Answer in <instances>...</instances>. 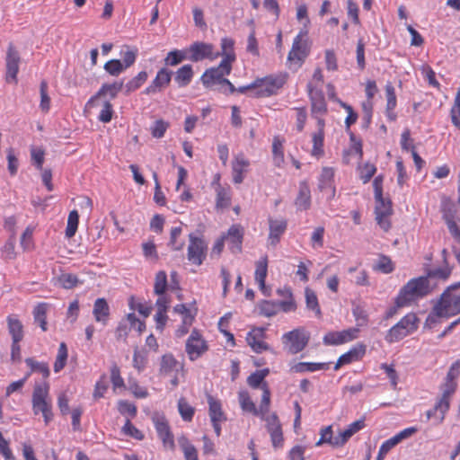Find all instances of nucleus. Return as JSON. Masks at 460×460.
I'll use <instances>...</instances> for the list:
<instances>
[{"mask_svg":"<svg viewBox=\"0 0 460 460\" xmlns=\"http://www.w3.org/2000/svg\"><path fill=\"white\" fill-rule=\"evenodd\" d=\"M186 59H188L187 49H173L168 52L164 61L166 66H175Z\"/></svg>","mask_w":460,"mask_h":460,"instance_id":"nucleus-39","label":"nucleus"},{"mask_svg":"<svg viewBox=\"0 0 460 460\" xmlns=\"http://www.w3.org/2000/svg\"><path fill=\"white\" fill-rule=\"evenodd\" d=\"M146 72L141 71L138 73L137 76H135L126 84L127 92H131L137 89L146 80Z\"/></svg>","mask_w":460,"mask_h":460,"instance_id":"nucleus-62","label":"nucleus"},{"mask_svg":"<svg viewBox=\"0 0 460 460\" xmlns=\"http://www.w3.org/2000/svg\"><path fill=\"white\" fill-rule=\"evenodd\" d=\"M450 401L451 399L440 394L434 407L426 412L427 420H429L434 417L438 420V423H442L446 413L450 408Z\"/></svg>","mask_w":460,"mask_h":460,"instance_id":"nucleus-20","label":"nucleus"},{"mask_svg":"<svg viewBox=\"0 0 460 460\" xmlns=\"http://www.w3.org/2000/svg\"><path fill=\"white\" fill-rule=\"evenodd\" d=\"M187 49L188 60L192 62H199L204 59L214 60L220 56V53L215 51V48L212 44L195 41Z\"/></svg>","mask_w":460,"mask_h":460,"instance_id":"nucleus-7","label":"nucleus"},{"mask_svg":"<svg viewBox=\"0 0 460 460\" xmlns=\"http://www.w3.org/2000/svg\"><path fill=\"white\" fill-rule=\"evenodd\" d=\"M287 220L284 218H269V241L270 244L275 245L279 242L280 236L287 229Z\"/></svg>","mask_w":460,"mask_h":460,"instance_id":"nucleus-22","label":"nucleus"},{"mask_svg":"<svg viewBox=\"0 0 460 460\" xmlns=\"http://www.w3.org/2000/svg\"><path fill=\"white\" fill-rule=\"evenodd\" d=\"M177 365L176 359L171 354H166L162 357L161 371L168 373L172 371Z\"/></svg>","mask_w":460,"mask_h":460,"instance_id":"nucleus-64","label":"nucleus"},{"mask_svg":"<svg viewBox=\"0 0 460 460\" xmlns=\"http://www.w3.org/2000/svg\"><path fill=\"white\" fill-rule=\"evenodd\" d=\"M307 88L312 102V112L320 114L324 113L326 111V104L321 92L314 89L311 84H308Z\"/></svg>","mask_w":460,"mask_h":460,"instance_id":"nucleus-28","label":"nucleus"},{"mask_svg":"<svg viewBox=\"0 0 460 460\" xmlns=\"http://www.w3.org/2000/svg\"><path fill=\"white\" fill-rule=\"evenodd\" d=\"M306 31H301L294 39L291 50L288 53V59L295 62L298 66L305 59L308 55L306 44L303 41V38L306 35Z\"/></svg>","mask_w":460,"mask_h":460,"instance_id":"nucleus-15","label":"nucleus"},{"mask_svg":"<svg viewBox=\"0 0 460 460\" xmlns=\"http://www.w3.org/2000/svg\"><path fill=\"white\" fill-rule=\"evenodd\" d=\"M284 84V79L278 76H266L253 82L256 88V96L266 97L277 93Z\"/></svg>","mask_w":460,"mask_h":460,"instance_id":"nucleus-11","label":"nucleus"},{"mask_svg":"<svg viewBox=\"0 0 460 460\" xmlns=\"http://www.w3.org/2000/svg\"><path fill=\"white\" fill-rule=\"evenodd\" d=\"M366 348L364 345H359L358 347H355L349 350L347 353L341 355L337 363L334 366V369H339L341 366L349 364L354 360L358 359L365 354Z\"/></svg>","mask_w":460,"mask_h":460,"instance_id":"nucleus-29","label":"nucleus"},{"mask_svg":"<svg viewBox=\"0 0 460 460\" xmlns=\"http://www.w3.org/2000/svg\"><path fill=\"white\" fill-rule=\"evenodd\" d=\"M167 287V276L163 270L157 272L154 286V291L156 295H163Z\"/></svg>","mask_w":460,"mask_h":460,"instance_id":"nucleus-54","label":"nucleus"},{"mask_svg":"<svg viewBox=\"0 0 460 460\" xmlns=\"http://www.w3.org/2000/svg\"><path fill=\"white\" fill-rule=\"evenodd\" d=\"M172 72L166 68H162L157 72V75L151 85L146 89V93H154L161 91L167 86L171 81Z\"/></svg>","mask_w":460,"mask_h":460,"instance_id":"nucleus-25","label":"nucleus"},{"mask_svg":"<svg viewBox=\"0 0 460 460\" xmlns=\"http://www.w3.org/2000/svg\"><path fill=\"white\" fill-rule=\"evenodd\" d=\"M101 105L102 110L98 117L99 120L104 123L110 122L113 114L111 103L109 101L104 100L102 102Z\"/></svg>","mask_w":460,"mask_h":460,"instance_id":"nucleus-56","label":"nucleus"},{"mask_svg":"<svg viewBox=\"0 0 460 460\" xmlns=\"http://www.w3.org/2000/svg\"><path fill=\"white\" fill-rule=\"evenodd\" d=\"M336 441V437L332 436V426L325 427L321 429V438L316 442L315 446L319 447L322 444L327 443L331 446L334 447V442Z\"/></svg>","mask_w":460,"mask_h":460,"instance_id":"nucleus-57","label":"nucleus"},{"mask_svg":"<svg viewBox=\"0 0 460 460\" xmlns=\"http://www.w3.org/2000/svg\"><path fill=\"white\" fill-rule=\"evenodd\" d=\"M250 165V163L245 159L243 154L235 155L234 160L232 163L233 172L243 173L246 172V168Z\"/></svg>","mask_w":460,"mask_h":460,"instance_id":"nucleus-55","label":"nucleus"},{"mask_svg":"<svg viewBox=\"0 0 460 460\" xmlns=\"http://www.w3.org/2000/svg\"><path fill=\"white\" fill-rule=\"evenodd\" d=\"M263 334H264V329H262V328L253 329L252 332H250L247 334V337H246L247 343L251 346L252 350L256 353H261L264 350L270 349V346L266 342H264L263 341L261 340L262 338Z\"/></svg>","mask_w":460,"mask_h":460,"instance_id":"nucleus-24","label":"nucleus"},{"mask_svg":"<svg viewBox=\"0 0 460 460\" xmlns=\"http://www.w3.org/2000/svg\"><path fill=\"white\" fill-rule=\"evenodd\" d=\"M417 432V429L414 427L404 429L403 430L400 431L391 438L385 441L380 448L379 452L376 456V460H384L386 454L396 445H398L400 442H402L403 439H406L415 434Z\"/></svg>","mask_w":460,"mask_h":460,"instance_id":"nucleus-17","label":"nucleus"},{"mask_svg":"<svg viewBox=\"0 0 460 460\" xmlns=\"http://www.w3.org/2000/svg\"><path fill=\"white\" fill-rule=\"evenodd\" d=\"M328 365L326 363H309V362H299L296 364L292 369L296 373L303 372H314L321 369L327 368Z\"/></svg>","mask_w":460,"mask_h":460,"instance_id":"nucleus-43","label":"nucleus"},{"mask_svg":"<svg viewBox=\"0 0 460 460\" xmlns=\"http://www.w3.org/2000/svg\"><path fill=\"white\" fill-rule=\"evenodd\" d=\"M208 402L209 405V417L211 422L225 421L226 417L222 411L220 402L215 400L212 396H208Z\"/></svg>","mask_w":460,"mask_h":460,"instance_id":"nucleus-35","label":"nucleus"},{"mask_svg":"<svg viewBox=\"0 0 460 460\" xmlns=\"http://www.w3.org/2000/svg\"><path fill=\"white\" fill-rule=\"evenodd\" d=\"M453 267L447 261H442L438 265H429L425 268L426 274L423 278H427L428 282L434 283V280L446 281L452 273Z\"/></svg>","mask_w":460,"mask_h":460,"instance_id":"nucleus-16","label":"nucleus"},{"mask_svg":"<svg viewBox=\"0 0 460 460\" xmlns=\"http://www.w3.org/2000/svg\"><path fill=\"white\" fill-rule=\"evenodd\" d=\"M232 69V64L229 59H222L217 67L207 69L201 76L202 84L214 90H219L224 93H233L235 92L234 85L225 78Z\"/></svg>","mask_w":460,"mask_h":460,"instance_id":"nucleus-3","label":"nucleus"},{"mask_svg":"<svg viewBox=\"0 0 460 460\" xmlns=\"http://www.w3.org/2000/svg\"><path fill=\"white\" fill-rule=\"evenodd\" d=\"M234 41L230 38H223L221 40V49L220 56L223 59H229V64H232L235 60V55L234 53Z\"/></svg>","mask_w":460,"mask_h":460,"instance_id":"nucleus-42","label":"nucleus"},{"mask_svg":"<svg viewBox=\"0 0 460 460\" xmlns=\"http://www.w3.org/2000/svg\"><path fill=\"white\" fill-rule=\"evenodd\" d=\"M375 199L376 220L382 229L388 231L391 226L389 217L393 213L392 202L389 199H385L383 194L375 196Z\"/></svg>","mask_w":460,"mask_h":460,"instance_id":"nucleus-9","label":"nucleus"},{"mask_svg":"<svg viewBox=\"0 0 460 460\" xmlns=\"http://www.w3.org/2000/svg\"><path fill=\"white\" fill-rule=\"evenodd\" d=\"M31 161L38 170H42L45 152L41 147H31Z\"/></svg>","mask_w":460,"mask_h":460,"instance_id":"nucleus-60","label":"nucleus"},{"mask_svg":"<svg viewBox=\"0 0 460 460\" xmlns=\"http://www.w3.org/2000/svg\"><path fill=\"white\" fill-rule=\"evenodd\" d=\"M295 205L298 210H307L311 205V192L305 182H302Z\"/></svg>","mask_w":460,"mask_h":460,"instance_id":"nucleus-30","label":"nucleus"},{"mask_svg":"<svg viewBox=\"0 0 460 460\" xmlns=\"http://www.w3.org/2000/svg\"><path fill=\"white\" fill-rule=\"evenodd\" d=\"M365 427L364 419L358 420L348 426L342 431H340L336 436V441L334 442L335 447L344 446L347 441L358 431L361 430Z\"/></svg>","mask_w":460,"mask_h":460,"instance_id":"nucleus-23","label":"nucleus"},{"mask_svg":"<svg viewBox=\"0 0 460 460\" xmlns=\"http://www.w3.org/2000/svg\"><path fill=\"white\" fill-rule=\"evenodd\" d=\"M67 359V348L65 342H61L59 344L58 356L56 358V361L54 363V371L56 373L59 372L66 366Z\"/></svg>","mask_w":460,"mask_h":460,"instance_id":"nucleus-46","label":"nucleus"},{"mask_svg":"<svg viewBox=\"0 0 460 460\" xmlns=\"http://www.w3.org/2000/svg\"><path fill=\"white\" fill-rule=\"evenodd\" d=\"M239 402H240L241 408L243 411L251 412L255 416L261 417V406L259 407V409H257L255 407V404L251 400V397H250L248 392L241 391L239 393Z\"/></svg>","mask_w":460,"mask_h":460,"instance_id":"nucleus-37","label":"nucleus"},{"mask_svg":"<svg viewBox=\"0 0 460 460\" xmlns=\"http://www.w3.org/2000/svg\"><path fill=\"white\" fill-rule=\"evenodd\" d=\"M208 350L206 341L197 330H193L186 341V352L190 360H195Z\"/></svg>","mask_w":460,"mask_h":460,"instance_id":"nucleus-14","label":"nucleus"},{"mask_svg":"<svg viewBox=\"0 0 460 460\" xmlns=\"http://www.w3.org/2000/svg\"><path fill=\"white\" fill-rule=\"evenodd\" d=\"M169 127V123L163 120H156L154 125L151 127V134L155 138H161L164 136L166 129Z\"/></svg>","mask_w":460,"mask_h":460,"instance_id":"nucleus-61","label":"nucleus"},{"mask_svg":"<svg viewBox=\"0 0 460 460\" xmlns=\"http://www.w3.org/2000/svg\"><path fill=\"white\" fill-rule=\"evenodd\" d=\"M438 317H450L460 314V281L447 288L433 308Z\"/></svg>","mask_w":460,"mask_h":460,"instance_id":"nucleus-4","label":"nucleus"},{"mask_svg":"<svg viewBox=\"0 0 460 460\" xmlns=\"http://www.w3.org/2000/svg\"><path fill=\"white\" fill-rule=\"evenodd\" d=\"M49 305L47 303H39L33 309L34 322L39 323L43 332L47 331V312Z\"/></svg>","mask_w":460,"mask_h":460,"instance_id":"nucleus-34","label":"nucleus"},{"mask_svg":"<svg viewBox=\"0 0 460 460\" xmlns=\"http://www.w3.org/2000/svg\"><path fill=\"white\" fill-rule=\"evenodd\" d=\"M25 363L31 368V372H39L42 375L43 378L46 379L49 376V367L47 363L35 361L31 358L25 359Z\"/></svg>","mask_w":460,"mask_h":460,"instance_id":"nucleus-44","label":"nucleus"},{"mask_svg":"<svg viewBox=\"0 0 460 460\" xmlns=\"http://www.w3.org/2000/svg\"><path fill=\"white\" fill-rule=\"evenodd\" d=\"M21 56L13 43H9L5 55V80L7 83L17 84V75Z\"/></svg>","mask_w":460,"mask_h":460,"instance_id":"nucleus-8","label":"nucleus"},{"mask_svg":"<svg viewBox=\"0 0 460 460\" xmlns=\"http://www.w3.org/2000/svg\"><path fill=\"white\" fill-rule=\"evenodd\" d=\"M49 390V385L46 381L35 385L32 394V407L35 414L51 410V404L48 402Z\"/></svg>","mask_w":460,"mask_h":460,"instance_id":"nucleus-10","label":"nucleus"},{"mask_svg":"<svg viewBox=\"0 0 460 460\" xmlns=\"http://www.w3.org/2000/svg\"><path fill=\"white\" fill-rule=\"evenodd\" d=\"M417 323V316L414 314H408L389 330L385 340L393 343L403 339L418 328Z\"/></svg>","mask_w":460,"mask_h":460,"instance_id":"nucleus-5","label":"nucleus"},{"mask_svg":"<svg viewBox=\"0 0 460 460\" xmlns=\"http://www.w3.org/2000/svg\"><path fill=\"white\" fill-rule=\"evenodd\" d=\"M79 215L76 210H72L67 218V226L66 229V235L67 237H72L75 235L77 226H78Z\"/></svg>","mask_w":460,"mask_h":460,"instance_id":"nucleus-52","label":"nucleus"},{"mask_svg":"<svg viewBox=\"0 0 460 460\" xmlns=\"http://www.w3.org/2000/svg\"><path fill=\"white\" fill-rule=\"evenodd\" d=\"M40 108L41 111L48 112L50 108V97L48 93V84L46 81H41L40 85Z\"/></svg>","mask_w":460,"mask_h":460,"instance_id":"nucleus-50","label":"nucleus"},{"mask_svg":"<svg viewBox=\"0 0 460 460\" xmlns=\"http://www.w3.org/2000/svg\"><path fill=\"white\" fill-rule=\"evenodd\" d=\"M8 331L12 336V341H21L23 339V325L22 322L12 315L7 317Z\"/></svg>","mask_w":460,"mask_h":460,"instance_id":"nucleus-32","label":"nucleus"},{"mask_svg":"<svg viewBox=\"0 0 460 460\" xmlns=\"http://www.w3.org/2000/svg\"><path fill=\"white\" fill-rule=\"evenodd\" d=\"M420 70H421V73L424 75V77L428 80L429 84L431 86H433L437 89H439L440 84L436 80L434 70L428 65H423L421 66Z\"/></svg>","mask_w":460,"mask_h":460,"instance_id":"nucleus-63","label":"nucleus"},{"mask_svg":"<svg viewBox=\"0 0 460 460\" xmlns=\"http://www.w3.org/2000/svg\"><path fill=\"white\" fill-rule=\"evenodd\" d=\"M460 375V360H456L449 367L444 382L440 385L441 394L451 399L457 388V381Z\"/></svg>","mask_w":460,"mask_h":460,"instance_id":"nucleus-12","label":"nucleus"},{"mask_svg":"<svg viewBox=\"0 0 460 460\" xmlns=\"http://www.w3.org/2000/svg\"><path fill=\"white\" fill-rule=\"evenodd\" d=\"M131 329L127 318L119 323L115 330V336L118 341H123L126 342L127 337L128 335L129 330Z\"/></svg>","mask_w":460,"mask_h":460,"instance_id":"nucleus-58","label":"nucleus"},{"mask_svg":"<svg viewBox=\"0 0 460 460\" xmlns=\"http://www.w3.org/2000/svg\"><path fill=\"white\" fill-rule=\"evenodd\" d=\"M272 153L276 165L280 166L284 163L283 142L278 137L273 139Z\"/></svg>","mask_w":460,"mask_h":460,"instance_id":"nucleus-48","label":"nucleus"},{"mask_svg":"<svg viewBox=\"0 0 460 460\" xmlns=\"http://www.w3.org/2000/svg\"><path fill=\"white\" fill-rule=\"evenodd\" d=\"M305 296L307 309L314 311L317 317H321L322 312L315 292L310 288H305Z\"/></svg>","mask_w":460,"mask_h":460,"instance_id":"nucleus-38","label":"nucleus"},{"mask_svg":"<svg viewBox=\"0 0 460 460\" xmlns=\"http://www.w3.org/2000/svg\"><path fill=\"white\" fill-rule=\"evenodd\" d=\"M52 282L55 286L61 287L65 289H71L82 281H80L79 279L72 273L61 271L59 275L53 277Z\"/></svg>","mask_w":460,"mask_h":460,"instance_id":"nucleus-27","label":"nucleus"},{"mask_svg":"<svg viewBox=\"0 0 460 460\" xmlns=\"http://www.w3.org/2000/svg\"><path fill=\"white\" fill-rule=\"evenodd\" d=\"M123 87V82H115L113 84H104L100 90L86 103L85 108L90 109L99 105V102L102 97L107 95L111 99H114Z\"/></svg>","mask_w":460,"mask_h":460,"instance_id":"nucleus-18","label":"nucleus"},{"mask_svg":"<svg viewBox=\"0 0 460 460\" xmlns=\"http://www.w3.org/2000/svg\"><path fill=\"white\" fill-rule=\"evenodd\" d=\"M193 77V70L191 65H184L180 67L174 76L175 82L180 87L188 85Z\"/></svg>","mask_w":460,"mask_h":460,"instance_id":"nucleus-33","label":"nucleus"},{"mask_svg":"<svg viewBox=\"0 0 460 460\" xmlns=\"http://www.w3.org/2000/svg\"><path fill=\"white\" fill-rule=\"evenodd\" d=\"M103 68L107 73H109L112 76H118L126 69L122 62L119 59H111L106 62Z\"/></svg>","mask_w":460,"mask_h":460,"instance_id":"nucleus-53","label":"nucleus"},{"mask_svg":"<svg viewBox=\"0 0 460 460\" xmlns=\"http://www.w3.org/2000/svg\"><path fill=\"white\" fill-rule=\"evenodd\" d=\"M437 283L428 282L423 276L410 279L395 298L397 307H404L431 293Z\"/></svg>","mask_w":460,"mask_h":460,"instance_id":"nucleus-2","label":"nucleus"},{"mask_svg":"<svg viewBox=\"0 0 460 460\" xmlns=\"http://www.w3.org/2000/svg\"><path fill=\"white\" fill-rule=\"evenodd\" d=\"M279 312L277 301L264 300L260 305V313L264 316L271 317L276 315Z\"/></svg>","mask_w":460,"mask_h":460,"instance_id":"nucleus-49","label":"nucleus"},{"mask_svg":"<svg viewBox=\"0 0 460 460\" xmlns=\"http://www.w3.org/2000/svg\"><path fill=\"white\" fill-rule=\"evenodd\" d=\"M189 259H201L206 256L207 243L201 236L191 233L189 234Z\"/></svg>","mask_w":460,"mask_h":460,"instance_id":"nucleus-19","label":"nucleus"},{"mask_svg":"<svg viewBox=\"0 0 460 460\" xmlns=\"http://www.w3.org/2000/svg\"><path fill=\"white\" fill-rule=\"evenodd\" d=\"M243 228L239 225L232 226L225 235V241L228 244L233 253L241 251L243 240Z\"/></svg>","mask_w":460,"mask_h":460,"instance_id":"nucleus-21","label":"nucleus"},{"mask_svg":"<svg viewBox=\"0 0 460 460\" xmlns=\"http://www.w3.org/2000/svg\"><path fill=\"white\" fill-rule=\"evenodd\" d=\"M217 208H225L230 206L231 197L227 190L224 189L220 185L217 187Z\"/></svg>","mask_w":460,"mask_h":460,"instance_id":"nucleus-47","label":"nucleus"},{"mask_svg":"<svg viewBox=\"0 0 460 460\" xmlns=\"http://www.w3.org/2000/svg\"><path fill=\"white\" fill-rule=\"evenodd\" d=\"M93 314L98 323L107 324L110 316V306L104 298H97L93 305Z\"/></svg>","mask_w":460,"mask_h":460,"instance_id":"nucleus-26","label":"nucleus"},{"mask_svg":"<svg viewBox=\"0 0 460 460\" xmlns=\"http://www.w3.org/2000/svg\"><path fill=\"white\" fill-rule=\"evenodd\" d=\"M267 271H268L267 261H259L256 265L255 280L258 283L259 288L262 291V293L266 296H269V294L267 293L266 286H265V279L267 276Z\"/></svg>","mask_w":460,"mask_h":460,"instance_id":"nucleus-36","label":"nucleus"},{"mask_svg":"<svg viewBox=\"0 0 460 460\" xmlns=\"http://www.w3.org/2000/svg\"><path fill=\"white\" fill-rule=\"evenodd\" d=\"M270 403V391L269 386H262L261 402V419L265 421V428L270 435L271 445L274 449L282 448L284 446V435L282 424L276 412L269 413Z\"/></svg>","mask_w":460,"mask_h":460,"instance_id":"nucleus-1","label":"nucleus"},{"mask_svg":"<svg viewBox=\"0 0 460 460\" xmlns=\"http://www.w3.org/2000/svg\"><path fill=\"white\" fill-rule=\"evenodd\" d=\"M452 207H454L453 204H447L445 207L444 209V219L447 225V227L449 229V232L451 234L460 242V229L458 228L456 221H455V214L452 211Z\"/></svg>","mask_w":460,"mask_h":460,"instance_id":"nucleus-31","label":"nucleus"},{"mask_svg":"<svg viewBox=\"0 0 460 460\" xmlns=\"http://www.w3.org/2000/svg\"><path fill=\"white\" fill-rule=\"evenodd\" d=\"M309 341V335L303 329H295L282 336L284 349L291 355L302 351Z\"/></svg>","mask_w":460,"mask_h":460,"instance_id":"nucleus-6","label":"nucleus"},{"mask_svg":"<svg viewBox=\"0 0 460 460\" xmlns=\"http://www.w3.org/2000/svg\"><path fill=\"white\" fill-rule=\"evenodd\" d=\"M152 420L159 438L163 441L164 446L165 447L173 448V436L171 432L166 418L163 414L155 412L152 416Z\"/></svg>","mask_w":460,"mask_h":460,"instance_id":"nucleus-13","label":"nucleus"},{"mask_svg":"<svg viewBox=\"0 0 460 460\" xmlns=\"http://www.w3.org/2000/svg\"><path fill=\"white\" fill-rule=\"evenodd\" d=\"M352 314L358 326H365L368 321V315L365 306L361 304H353Z\"/></svg>","mask_w":460,"mask_h":460,"instance_id":"nucleus-45","label":"nucleus"},{"mask_svg":"<svg viewBox=\"0 0 460 460\" xmlns=\"http://www.w3.org/2000/svg\"><path fill=\"white\" fill-rule=\"evenodd\" d=\"M179 445L183 451L185 460H199L196 447L185 437H181L178 440Z\"/></svg>","mask_w":460,"mask_h":460,"instance_id":"nucleus-40","label":"nucleus"},{"mask_svg":"<svg viewBox=\"0 0 460 460\" xmlns=\"http://www.w3.org/2000/svg\"><path fill=\"white\" fill-rule=\"evenodd\" d=\"M323 133L316 132L313 135V149L312 155L314 156H321L323 154Z\"/></svg>","mask_w":460,"mask_h":460,"instance_id":"nucleus-59","label":"nucleus"},{"mask_svg":"<svg viewBox=\"0 0 460 460\" xmlns=\"http://www.w3.org/2000/svg\"><path fill=\"white\" fill-rule=\"evenodd\" d=\"M182 233V228L181 226H175L171 229L170 233V240L169 246L175 250H181L184 246V240L181 237Z\"/></svg>","mask_w":460,"mask_h":460,"instance_id":"nucleus-41","label":"nucleus"},{"mask_svg":"<svg viewBox=\"0 0 460 460\" xmlns=\"http://www.w3.org/2000/svg\"><path fill=\"white\" fill-rule=\"evenodd\" d=\"M178 409L181 418L185 421H190L194 415V408L184 398L178 401Z\"/></svg>","mask_w":460,"mask_h":460,"instance_id":"nucleus-51","label":"nucleus"}]
</instances>
